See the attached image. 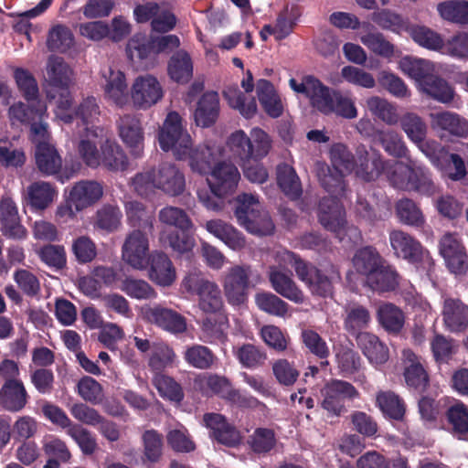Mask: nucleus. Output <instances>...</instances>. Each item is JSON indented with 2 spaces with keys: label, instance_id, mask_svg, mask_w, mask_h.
Listing matches in <instances>:
<instances>
[{
  "label": "nucleus",
  "instance_id": "1",
  "mask_svg": "<svg viewBox=\"0 0 468 468\" xmlns=\"http://www.w3.org/2000/svg\"><path fill=\"white\" fill-rule=\"evenodd\" d=\"M228 144L248 180L258 184L267 181L268 172L260 163L271 148V137L265 131L253 128L248 136L244 131L238 130L229 137Z\"/></svg>",
  "mask_w": 468,
  "mask_h": 468
},
{
  "label": "nucleus",
  "instance_id": "2",
  "mask_svg": "<svg viewBox=\"0 0 468 468\" xmlns=\"http://www.w3.org/2000/svg\"><path fill=\"white\" fill-rule=\"evenodd\" d=\"M356 271L364 276L367 285L373 291L388 292L399 285V274L374 246L358 249L352 259Z\"/></svg>",
  "mask_w": 468,
  "mask_h": 468
},
{
  "label": "nucleus",
  "instance_id": "3",
  "mask_svg": "<svg viewBox=\"0 0 468 468\" xmlns=\"http://www.w3.org/2000/svg\"><path fill=\"white\" fill-rule=\"evenodd\" d=\"M233 209L238 223L248 232L259 236L273 233L275 226L271 216L261 209V204L253 195H239L234 200Z\"/></svg>",
  "mask_w": 468,
  "mask_h": 468
},
{
  "label": "nucleus",
  "instance_id": "4",
  "mask_svg": "<svg viewBox=\"0 0 468 468\" xmlns=\"http://www.w3.org/2000/svg\"><path fill=\"white\" fill-rule=\"evenodd\" d=\"M283 261L294 269L298 279L303 282L313 294L328 297L333 294V277L314 264L303 261L298 254L286 251Z\"/></svg>",
  "mask_w": 468,
  "mask_h": 468
},
{
  "label": "nucleus",
  "instance_id": "5",
  "mask_svg": "<svg viewBox=\"0 0 468 468\" xmlns=\"http://www.w3.org/2000/svg\"><path fill=\"white\" fill-rule=\"evenodd\" d=\"M158 142L165 152L172 151L177 160H185L192 139L183 127L182 118L176 112L167 114L158 133Z\"/></svg>",
  "mask_w": 468,
  "mask_h": 468
},
{
  "label": "nucleus",
  "instance_id": "6",
  "mask_svg": "<svg viewBox=\"0 0 468 468\" xmlns=\"http://www.w3.org/2000/svg\"><path fill=\"white\" fill-rule=\"evenodd\" d=\"M321 407L329 417H340L347 412L346 402L360 398L356 388L348 381L332 378L320 390Z\"/></svg>",
  "mask_w": 468,
  "mask_h": 468
},
{
  "label": "nucleus",
  "instance_id": "7",
  "mask_svg": "<svg viewBox=\"0 0 468 468\" xmlns=\"http://www.w3.org/2000/svg\"><path fill=\"white\" fill-rule=\"evenodd\" d=\"M184 289L198 297V307L206 314H218L223 307L221 291L218 285L199 273L187 274L183 282Z\"/></svg>",
  "mask_w": 468,
  "mask_h": 468
},
{
  "label": "nucleus",
  "instance_id": "8",
  "mask_svg": "<svg viewBox=\"0 0 468 468\" xmlns=\"http://www.w3.org/2000/svg\"><path fill=\"white\" fill-rule=\"evenodd\" d=\"M388 239L394 255L410 263H420L430 256L421 243L407 232L399 229L392 230Z\"/></svg>",
  "mask_w": 468,
  "mask_h": 468
},
{
  "label": "nucleus",
  "instance_id": "9",
  "mask_svg": "<svg viewBox=\"0 0 468 468\" xmlns=\"http://www.w3.org/2000/svg\"><path fill=\"white\" fill-rule=\"evenodd\" d=\"M440 253L449 271L454 274H463L468 270V255L456 234L446 233L439 243Z\"/></svg>",
  "mask_w": 468,
  "mask_h": 468
},
{
  "label": "nucleus",
  "instance_id": "10",
  "mask_svg": "<svg viewBox=\"0 0 468 468\" xmlns=\"http://www.w3.org/2000/svg\"><path fill=\"white\" fill-rule=\"evenodd\" d=\"M163 96V88L155 77L148 74L135 79L131 92L134 108L147 110L156 104Z\"/></svg>",
  "mask_w": 468,
  "mask_h": 468
},
{
  "label": "nucleus",
  "instance_id": "11",
  "mask_svg": "<svg viewBox=\"0 0 468 468\" xmlns=\"http://www.w3.org/2000/svg\"><path fill=\"white\" fill-rule=\"evenodd\" d=\"M209 437L218 444L236 448L241 442L240 431L219 413H206L203 417Z\"/></svg>",
  "mask_w": 468,
  "mask_h": 468
},
{
  "label": "nucleus",
  "instance_id": "12",
  "mask_svg": "<svg viewBox=\"0 0 468 468\" xmlns=\"http://www.w3.org/2000/svg\"><path fill=\"white\" fill-rule=\"evenodd\" d=\"M117 126L119 136L131 155L141 158L144 149V132L140 119L133 114H124L120 117Z\"/></svg>",
  "mask_w": 468,
  "mask_h": 468
},
{
  "label": "nucleus",
  "instance_id": "13",
  "mask_svg": "<svg viewBox=\"0 0 468 468\" xmlns=\"http://www.w3.org/2000/svg\"><path fill=\"white\" fill-rule=\"evenodd\" d=\"M251 267L236 265L229 271L224 280L225 295L232 305H239L247 300Z\"/></svg>",
  "mask_w": 468,
  "mask_h": 468
},
{
  "label": "nucleus",
  "instance_id": "14",
  "mask_svg": "<svg viewBox=\"0 0 468 468\" xmlns=\"http://www.w3.org/2000/svg\"><path fill=\"white\" fill-rule=\"evenodd\" d=\"M404 366L403 377L407 387L419 394L424 393L430 386V376L418 356L412 350L402 351Z\"/></svg>",
  "mask_w": 468,
  "mask_h": 468
},
{
  "label": "nucleus",
  "instance_id": "15",
  "mask_svg": "<svg viewBox=\"0 0 468 468\" xmlns=\"http://www.w3.org/2000/svg\"><path fill=\"white\" fill-rule=\"evenodd\" d=\"M103 195V187L97 181H80L75 184L69 192V207H59L58 213L63 215L64 210H69V216H73L72 206L76 211H80L95 204Z\"/></svg>",
  "mask_w": 468,
  "mask_h": 468
},
{
  "label": "nucleus",
  "instance_id": "16",
  "mask_svg": "<svg viewBox=\"0 0 468 468\" xmlns=\"http://www.w3.org/2000/svg\"><path fill=\"white\" fill-rule=\"evenodd\" d=\"M318 219L327 230L335 233L340 239L342 230L346 225V211L340 200L335 197H324L318 205Z\"/></svg>",
  "mask_w": 468,
  "mask_h": 468
},
{
  "label": "nucleus",
  "instance_id": "17",
  "mask_svg": "<svg viewBox=\"0 0 468 468\" xmlns=\"http://www.w3.org/2000/svg\"><path fill=\"white\" fill-rule=\"evenodd\" d=\"M155 188L170 197H178L186 189V178L182 171L173 163L163 162L155 169Z\"/></svg>",
  "mask_w": 468,
  "mask_h": 468
},
{
  "label": "nucleus",
  "instance_id": "18",
  "mask_svg": "<svg viewBox=\"0 0 468 468\" xmlns=\"http://www.w3.org/2000/svg\"><path fill=\"white\" fill-rule=\"evenodd\" d=\"M240 179V174L236 165L227 162L218 163L210 172L207 179L209 188L217 195L232 194Z\"/></svg>",
  "mask_w": 468,
  "mask_h": 468
},
{
  "label": "nucleus",
  "instance_id": "19",
  "mask_svg": "<svg viewBox=\"0 0 468 468\" xmlns=\"http://www.w3.org/2000/svg\"><path fill=\"white\" fill-rule=\"evenodd\" d=\"M146 232L143 229L133 230L122 246V259L136 269H144L147 264L149 241Z\"/></svg>",
  "mask_w": 468,
  "mask_h": 468
},
{
  "label": "nucleus",
  "instance_id": "20",
  "mask_svg": "<svg viewBox=\"0 0 468 468\" xmlns=\"http://www.w3.org/2000/svg\"><path fill=\"white\" fill-rule=\"evenodd\" d=\"M388 161L379 154L369 155L366 146L360 144L356 150L355 172L357 177L366 182L375 181L386 171Z\"/></svg>",
  "mask_w": 468,
  "mask_h": 468
},
{
  "label": "nucleus",
  "instance_id": "21",
  "mask_svg": "<svg viewBox=\"0 0 468 468\" xmlns=\"http://www.w3.org/2000/svg\"><path fill=\"white\" fill-rule=\"evenodd\" d=\"M269 282L272 289L281 296L294 303H303L304 294L292 278V273H286L276 266H271L268 271Z\"/></svg>",
  "mask_w": 468,
  "mask_h": 468
},
{
  "label": "nucleus",
  "instance_id": "22",
  "mask_svg": "<svg viewBox=\"0 0 468 468\" xmlns=\"http://www.w3.org/2000/svg\"><path fill=\"white\" fill-rule=\"evenodd\" d=\"M441 314L451 332H463L468 328V305L459 298H444Z\"/></svg>",
  "mask_w": 468,
  "mask_h": 468
},
{
  "label": "nucleus",
  "instance_id": "23",
  "mask_svg": "<svg viewBox=\"0 0 468 468\" xmlns=\"http://www.w3.org/2000/svg\"><path fill=\"white\" fill-rule=\"evenodd\" d=\"M29 395L20 379L5 381L0 388V405L10 412H18L27 404Z\"/></svg>",
  "mask_w": 468,
  "mask_h": 468
},
{
  "label": "nucleus",
  "instance_id": "24",
  "mask_svg": "<svg viewBox=\"0 0 468 468\" xmlns=\"http://www.w3.org/2000/svg\"><path fill=\"white\" fill-rule=\"evenodd\" d=\"M219 96L216 91H207L197 102L194 112L195 122L202 128L211 127L219 116Z\"/></svg>",
  "mask_w": 468,
  "mask_h": 468
},
{
  "label": "nucleus",
  "instance_id": "25",
  "mask_svg": "<svg viewBox=\"0 0 468 468\" xmlns=\"http://www.w3.org/2000/svg\"><path fill=\"white\" fill-rule=\"evenodd\" d=\"M147 263L149 264V277L156 284L170 286L176 280V269L165 253L154 251L150 254Z\"/></svg>",
  "mask_w": 468,
  "mask_h": 468
},
{
  "label": "nucleus",
  "instance_id": "26",
  "mask_svg": "<svg viewBox=\"0 0 468 468\" xmlns=\"http://www.w3.org/2000/svg\"><path fill=\"white\" fill-rule=\"evenodd\" d=\"M356 213L357 217L369 225H375L391 216V203L384 196L378 202L372 205L366 198L359 196L356 202Z\"/></svg>",
  "mask_w": 468,
  "mask_h": 468
},
{
  "label": "nucleus",
  "instance_id": "27",
  "mask_svg": "<svg viewBox=\"0 0 468 468\" xmlns=\"http://www.w3.org/2000/svg\"><path fill=\"white\" fill-rule=\"evenodd\" d=\"M147 315L154 324L167 332L181 334L186 330V318L175 310L154 306L148 311Z\"/></svg>",
  "mask_w": 468,
  "mask_h": 468
},
{
  "label": "nucleus",
  "instance_id": "28",
  "mask_svg": "<svg viewBox=\"0 0 468 468\" xmlns=\"http://www.w3.org/2000/svg\"><path fill=\"white\" fill-rule=\"evenodd\" d=\"M376 406L379 409L385 419L403 421L407 405L405 400L394 391L380 390L376 395Z\"/></svg>",
  "mask_w": 468,
  "mask_h": 468
},
{
  "label": "nucleus",
  "instance_id": "29",
  "mask_svg": "<svg viewBox=\"0 0 468 468\" xmlns=\"http://www.w3.org/2000/svg\"><path fill=\"white\" fill-rule=\"evenodd\" d=\"M356 343L370 363L382 365L388 360V348L376 335L369 332L358 333Z\"/></svg>",
  "mask_w": 468,
  "mask_h": 468
},
{
  "label": "nucleus",
  "instance_id": "30",
  "mask_svg": "<svg viewBox=\"0 0 468 468\" xmlns=\"http://www.w3.org/2000/svg\"><path fill=\"white\" fill-rule=\"evenodd\" d=\"M450 432L459 440L468 441V406L455 401L444 412Z\"/></svg>",
  "mask_w": 468,
  "mask_h": 468
},
{
  "label": "nucleus",
  "instance_id": "31",
  "mask_svg": "<svg viewBox=\"0 0 468 468\" xmlns=\"http://www.w3.org/2000/svg\"><path fill=\"white\" fill-rule=\"evenodd\" d=\"M431 127L458 137H468V121L451 112L431 113Z\"/></svg>",
  "mask_w": 468,
  "mask_h": 468
},
{
  "label": "nucleus",
  "instance_id": "32",
  "mask_svg": "<svg viewBox=\"0 0 468 468\" xmlns=\"http://www.w3.org/2000/svg\"><path fill=\"white\" fill-rule=\"evenodd\" d=\"M206 229L234 250H241L246 245V240L242 233L232 225L221 219L207 221Z\"/></svg>",
  "mask_w": 468,
  "mask_h": 468
},
{
  "label": "nucleus",
  "instance_id": "33",
  "mask_svg": "<svg viewBox=\"0 0 468 468\" xmlns=\"http://www.w3.org/2000/svg\"><path fill=\"white\" fill-rule=\"evenodd\" d=\"M101 165L111 172H123L129 165L128 156L120 144L106 140L101 145Z\"/></svg>",
  "mask_w": 468,
  "mask_h": 468
},
{
  "label": "nucleus",
  "instance_id": "34",
  "mask_svg": "<svg viewBox=\"0 0 468 468\" xmlns=\"http://www.w3.org/2000/svg\"><path fill=\"white\" fill-rule=\"evenodd\" d=\"M256 92L263 110L271 118H278L283 112L281 98L273 84L267 80L261 79L256 84Z\"/></svg>",
  "mask_w": 468,
  "mask_h": 468
},
{
  "label": "nucleus",
  "instance_id": "35",
  "mask_svg": "<svg viewBox=\"0 0 468 468\" xmlns=\"http://www.w3.org/2000/svg\"><path fill=\"white\" fill-rule=\"evenodd\" d=\"M101 114L100 106L97 99L93 96H89L82 100L78 107L73 111V113L59 114V119L65 123H70L74 120H80L84 124L85 130L90 131L89 125H92L98 121Z\"/></svg>",
  "mask_w": 468,
  "mask_h": 468
},
{
  "label": "nucleus",
  "instance_id": "36",
  "mask_svg": "<svg viewBox=\"0 0 468 468\" xmlns=\"http://www.w3.org/2000/svg\"><path fill=\"white\" fill-rule=\"evenodd\" d=\"M46 112L47 106L41 101H31L28 104L18 101L9 108L8 114L13 124H29L43 118Z\"/></svg>",
  "mask_w": 468,
  "mask_h": 468
},
{
  "label": "nucleus",
  "instance_id": "37",
  "mask_svg": "<svg viewBox=\"0 0 468 468\" xmlns=\"http://www.w3.org/2000/svg\"><path fill=\"white\" fill-rule=\"evenodd\" d=\"M409 191H414L426 197H432L439 193L440 187L434 182L432 173L428 167L414 164L410 166Z\"/></svg>",
  "mask_w": 468,
  "mask_h": 468
},
{
  "label": "nucleus",
  "instance_id": "38",
  "mask_svg": "<svg viewBox=\"0 0 468 468\" xmlns=\"http://www.w3.org/2000/svg\"><path fill=\"white\" fill-rule=\"evenodd\" d=\"M192 229H165L160 233V242L165 248L183 254L190 251L195 245Z\"/></svg>",
  "mask_w": 468,
  "mask_h": 468
},
{
  "label": "nucleus",
  "instance_id": "39",
  "mask_svg": "<svg viewBox=\"0 0 468 468\" xmlns=\"http://www.w3.org/2000/svg\"><path fill=\"white\" fill-rule=\"evenodd\" d=\"M195 385L207 396H218L226 400L233 386L230 380L217 374L198 376L195 378Z\"/></svg>",
  "mask_w": 468,
  "mask_h": 468
},
{
  "label": "nucleus",
  "instance_id": "40",
  "mask_svg": "<svg viewBox=\"0 0 468 468\" xmlns=\"http://www.w3.org/2000/svg\"><path fill=\"white\" fill-rule=\"evenodd\" d=\"M35 157L38 170L46 176L56 175L62 167V159L57 149L48 144H37Z\"/></svg>",
  "mask_w": 468,
  "mask_h": 468
},
{
  "label": "nucleus",
  "instance_id": "41",
  "mask_svg": "<svg viewBox=\"0 0 468 468\" xmlns=\"http://www.w3.org/2000/svg\"><path fill=\"white\" fill-rule=\"evenodd\" d=\"M202 321L201 340L207 343H224L227 340L228 319L220 312L212 314Z\"/></svg>",
  "mask_w": 468,
  "mask_h": 468
},
{
  "label": "nucleus",
  "instance_id": "42",
  "mask_svg": "<svg viewBox=\"0 0 468 468\" xmlns=\"http://www.w3.org/2000/svg\"><path fill=\"white\" fill-rule=\"evenodd\" d=\"M277 183L282 191L292 200H297L303 194L300 179L295 170L288 164L277 166Z\"/></svg>",
  "mask_w": 468,
  "mask_h": 468
},
{
  "label": "nucleus",
  "instance_id": "43",
  "mask_svg": "<svg viewBox=\"0 0 468 468\" xmlns=\"http://www.w3.org/2000/svg\"><path fill=\"white\" fill-rule=\"evenodd\" d=\"M57 190L50 183L37 181L27 187L28 204L36 210H44L54 200Z\"/></svg>",
  "mask_w": 468,
  "mask_h": 468
},
{
  "label": "nucleus",
  "instance_id": "44",
  "mask_svg": "<svg viewBox=\"0 0 468 468\" xmlns=\"http://www.w3.org/2000/svg\"><path fill=\"white\" fill-rule=\"evenodd\" d=\"M440 16L452 24L459 26L468 25V1L446 0L437 5Z\"/></svg>",
  "mask_w": 468,
  "mask_h": 468
},
{
  "label": "nucleus",
  "instance_id": "45",
  "mask_svg": "<svg viewBox=\"0 0 468 468\" xmlns=\"http://www.w3.org/2000/svg\"><path fill=\"white\" fill-rule=\"evenodd\" d=\"M191 170L199 175H207L212 171L215 155L212 149L207 145H198L195 148L189 146L186 153V159Z\"/></svg>",
  "mask_w": 468,
  "mask_h": 468
},
{
  "label": "nucleus",
  "instance_id": "46",
  "mask_svg": "<svg viewBox=\"0 0 468 468\" xmlns=\"http://www.w3.org/2000/svg\"><path fill=\"white\" fill-rule=\"evenodd\" d=\"M223 96L229 107L238 110L245 118H251L257 112L255 98H248L237 86H228Z\"/></svg>",
  "mask_w": 468,
  "mask_h": 468
},
{
  "label": "nucleus",
  "instance_id": "47",
  "mask_svg": "<svg viewBox=\"0 0 468 468\" xmlns=\"http://www.w3.org/2000/svg\"><path fill=\"white\" fill-rule=\"evenodd\" d=\"M168 74L178 83H186L193 76V64L190 56L184 50L176 52L168 62Z\"/></svg>",
  "mask_w": 468,
  "mask_h": 468
},
{
  "label": "nucleus",
  "instance_id": "48",
  "mask_svg": "<svg viewBox=\"0 0 468 468\" xmlns=\"http://www.w3.org/2000/svg\"><path fill=\"white\" fill-rule=\"evenodd\" d=\"M109 77L104 88L105 95L116 105L123 106L128 101V90L125 75L120 71L109 69Z\"/></svg>",
  "mask_w": 468,
  "mask_h": 468
},
{
  "label": "nucleus",
  "instance_id": "49",
  "mask_svg": "<svg viewBox=\"0 0 468 468\" xmlns=\"http://www.w3.org/2000/svg\"><path fill=\"white\" fill-rule=\"evenodd\" d=\"M378 320L386 331L398 334L403 328L405 316L400 308L391 303H386L378 309Z\"/></svg>",
  "mask_w": 468,
  "mask_h": 468
},
{
  "label": "nucleus",
  "instance_id": "50",
  "mask_svg": "<svg viewBox=\"0 0 468 468\" xmlns=\"http://www.w3.org/2000/svg\"><path fill=\"white\" fill-rule=\"evenodd\" d=\"M317 176L322 187L330 194V197H337L345 190V173L336 170L327 165L318 167Z\"/></svg>",
  "mask_w": 468,
  "mask_h": 468
},
{
  "label": "nucleus",
  "instance_id": "51",
  "mask_svg": "<svg viewBox=\"0 0 468 468\" xmlns=\"http://www.w3.org/2000/svg\"><path fill=\"white\" fill-rule=\"evenodd\" d=\"M422 90L432 99L449 103L453 100L454 90L443 79L431 74L420 82Z\"/></svg>",
  "mask_w": 468,
  "mask_h": 468
},
{
  "label": "nucleus",
  "instance_id": "52",
  "mask_svg": "<svg viewBox=\"0 0 468 468\" xmlns=\"http://www.w3.org/2000/svg\"><path fill=\"white\" fill-rule=\"evenodd\" d=\"M375 139L389 155L396 158H403L408 155L409 150L398 132L391 129L378 131Z\"/></svg>",
  "mask_w": 468,
  "mask_h": 468
},
{
  "label": "nucleus",
  "instance_id": "53",
  "mask_svg": "<svg viewBox=\"0 0 468 468\" xmlns=\"http://www.w3.org/2000/svg\"><path fill=\"white\" fill-rule=\"evenodd\" d=\"M276 443L275 431L270 428H256L247 439L250 450L259 455L269 453L274 449Z\"/></svg>",
  "mask_w": 468,
  "mask_h": 468
},
{
  "label": "nucleus",
  "instance_id": "54",
  "mask_svg": "<svg viewBox=\"0 0 468 468\" xmlns=\"http://www.w3.org/2000/svg\"><path fill=\"white\" fill-rule=\"evenodd\" d=\"M335 353L337 368L343 377H350L359 371L361 357L356 351L340 345L335 346Z\"/></svg>",
  "mask_w": 468,
  "mask_h": 468
},
{
  "label": "nucleus",
  "instance_id": "55",
  "mask_svg": "<svg viewBox=\"0 0 468 468\" xmlns=\"http://www.w3.org/2000/svg\"><path fill=\"white\" fill-rule=\"evenodd\" d=\"M71 69L59 57H50L47 67V75L49 85L55 89L69 87Z\"/></svg>",
  "mask_w": 468,
  "mask_h": 468
},
{
  "label": "nucleus",
  "instance_id": "56",
  "mask_svg": "<svg viewBox=\"0 0 468 468\" xmlns=\"http://www.w3.org/2000/svg\"><path fill=\"white\" fill-rule=\"evenodd\" d=\"M399 122L401 129L412 143L420 144L426 139L428 125L418 114L407 112L399 118Z\"/></svg>",
  "mask_w": 468,
  "mask_h": 468
},
{
  "label": "nucleus",
  "instance_id": "57",
  "mask_svg": "<svg viewBox=\"0 0 468 468\" xmlns=\"http://www.w3.org/2000/svg\"><path fill=\"white\" fill-rule=\"evenodd\" d=\"M186 362L197 369L211 368L218 358L210 348L202 345L188 346L184 353Z\"/></svg>",
  "mask_w": 468,
  "mask_h": 468
},
{
  "label": "nucleus",
  "instance_id": "58",
  "mask_svg": "<svg viewBox=\"0 0 468 468\" xmlns=\"http://www.w3.org/2000/svg\"><path fill=\"white\" fill-rule=\"evenodd\" d=\"M257 307L272 316L284 317L289 311V304L271 292H260L255 294Z\"/></svg>",
  "mask_w": 468,
  "mask_h": 468
},
{
  "label": "nucleus",
  "instance_id": "59",
  "mask_svg": "<svg viewBox=\"0 0 468 468\" xmlns=\"http://www.w3.org/2000/svg\"><path fill=\"white\" fill-rule=\"evenodd\" d=\"M346 313L344 325L350 334L362 333L361 330L367 327L371 319L368 309L358 303L349 305Z\"/></svg>",
  "mask_w": 468,
  "mask_h": 468
},
{
  "label": "nucleus",
  "instance_id": "60",
  "mask_svg": "<svg viewBox=\"0 0 468 468\" xmlns=\"http://www.w3.org/2000/svg\"><path fill=\"white\" fill-rule=\"evenodd\" d=\"M335 92L338 90H331L317 78L314 91H312L309 98L311 104L320 112L331 114Z\"/></svg>",
  "mask_w": 468,
  "mask_h": 468
},
{
  "label": "nucleus",
  "instance_id": "61",
  "mask_svg": "<svg viewBox=\"0 0 468 468\" xmlns=\"http://www.w3.org/2000/svg\"><path fill=\"white\" fill-rule=\"evenodd\" d=\"M126 214L133 227H138L144 231H153L154 217L146 210L142 203L137 201L129 202L126 206Z\"/></svg>",
  "mask_w": 468,
  "mask_h": 468
},
{
  "label": "nucleus",
  "instance_id": "62",
  "mask_svg": "<svg viewBox=\"0 0 468 468\" xmlns=\"http://www.w3.org/2000/svg\"><path fill=\"white\" fill-rule=\"evenodd\" d=\"M316 52L325 59L335 60L340 58V40L330 30L322 32L314 39Z\"/></svg>",
  "mask_w": 468,
  "mask_h": 468
},
{
  "label": "nucleus",
  "instance_id": "63",
  "mask_svg": "<svg viewBox=\"0 0 468 468\" xmlns=\"http://www.w3.org/2000/svg\"><path fill=\"white\" fill-rule=\"evenodd\" d=\"M122 217V214L119 207L104 205L96 212L94 228L106 232H113L119 228Z\"/></svg>",
  "mask_w": 468,
  "mask_h": 468
},
{
  "label": "nucleus",
  "instance_id": "64",
  "mask_svg": "<svg viewBox=\"0 0 468 468\" xmlns=\"http://www.w3.org/2000/svg\"><path fill=\"white\" fill-rule=\"evenodd\" d=\"M300 16V10L297 5H286L283 9L279 13L275 29L277 31V40H282L287 37L293 30L296 25V20Z\"/></svg>",
  "mask_w": 468,
  "mask_h": 468
}]
</instances>
